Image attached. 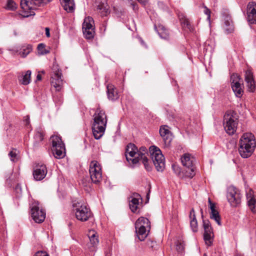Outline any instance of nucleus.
I'll list each match as a JSON object with an SVG mask.
<instances>
[{"mask_svg":"<svg viewBox=\"0 0 256 256\" xmlns=\"http://www.w3.org/2000/svg\"><path fill=\"white\" fill-rule=\"evenodd\" d=\"M138 150L136 146L132 144H129L126 148V160L130 164L133 165L136 164L140 161H141L144 166L146 170L148 171H151L152 166L148 162L147 157H146L143 153L141 154H137Z\"/></svg>","mask_w":256,"mask_h":256,"instance_id":"obj_1","label":"nucleus"},{"mask_svg":"<svg viewBox=\"0 0 256 256\" xmlns=\"http://www.w3.org/2000/svg\"><path fill=\"white\" fill-rule=\"evenodd\" d=\"M93 117L94 122L92 126V134L96 140H99L104 134L107 124L106 116L104 110L97 108Z\"/></svg>","mask_w":256,"mask_h":256,"instance_id":"obj_2","label":"nucleus"},{"mask_svg":"<svg viewBox=\"0 0 256 256\" xmlns=\"http://www.w3.org/2000/svg\"><path fill=\"white\" fill-rule=\"evenodd\" d=\"M256 147L254 135L252 133H245L242 136L239 142L238 152L243 158L250 157Z\"/></svg>","mask_w":256,"mask_h":256,"instance_id":"obj_3","label":"nucleus"},{"mask_svg":"<svg viewBox=\"0 0 256 256\" xmlns=\"http://www.w3.org/2000/svg\"><path fill=\"white\" fill-rule=\"evenodd\" d=\"M52 0H21L20 6L22 10V16L27 18L34 16V10L39 6H43Z\"/></svg>","mask_w":256,"mask_h":256,"instance_id":"obj_4","label":"nucleus"},{"mask_svg":"<svg viewBox=\"0 0 256 256\" xmlns=\"http://www.w3.org/2000/svg\"><path fill=\"white\" fill-rule=\"evenodd\" d=\"M238 123V116L232 110H228L224 117V127L229 135L234 134L236 130Z\"/></svg>","mask_w":256,"mask_h":256,"instance_id":"obj_5","label":"nucleus"},{"mask_svg":"<svg viewBox=\"0 0 256 256\" xmlns=\"http://www.w3.org/2000/svg\"><path fill=\"white\" fill-rule=\"evenodd\" d=\"M149 152L156 170L163 171L165 168V160L161 150L155 146H152L149 148Z\"/></svg>","mask_w":256,"mask_h":256,"instance_id":"obj_6","label":"nucleus"},{"mask_svg":"<svg viewBox=\"0 0 256 256\" xmlns=\"http://www.w3.org/2000/svg\"><path fill=\"white\" fill-rule=\"evenodd\" d=\"M74 212L76 218L80 222L88 220L92 216L90 208L82 202L73 204Z\"/></svg>","mask_w":256,"mask_h":256,"instance_id":"obj_7","label":"nucleus"},{"mask_svg":"<svg viewBox=\"0 0 256 256\" xmlns=\"http://www.w3.org/2000/svg\"><path fill=\"white\" fill-rule=\"evenodd\" d=\"M150 222L146 218H140L135 223L136 232L138 240L140 241L144 240L147 236V229L150 228Z\"/></svg>","mask_w":256,"mask_h":256,"instance_id":"obj_8","label":"nucleus"},{"mask_svg":"<svg viewBox=\"0 0 256 256\" xmlns=\"http://www.w3.org/2000/svg\"><path fill=\"white\" fill-rule=\"evenodd\" d=\"M52 144V150L54 156L56 158H64L66 154V150L64 143L61 138L56 136H52L50 137Z\"/></svg>","mask_w":256,"mask_h":256,"instance_id":"obj_9","label":"nucleus"},{"mask_svg":"<svg viewBox=\"0 0 256 256\" xmlns=\"http://www.w3.org/2000/svg\"><path fill=\"white\" fill-rule=\"evenodd\" d=\"M89 173L92 182L97 184L101 182L102 180L101 167L96 161L91 162L90 164Z\"/></svg>","mask_w":256,"mask_h":256,"instance_id":"obj_10","label":"nucleus"},{"mask_svg":"<svg viewBox=\"0 0 256 256\" xmlns=\"http://www.w3.org/2000/svg\"><path fill=\"white\" fill-rule=\"evenodd\" d=\"M52 70L53 74L51 76V84L56 91H60L64 84L63 80L62 78V73L58 68V66L56 64H54Z\"/></svg>","mask_w":256,"mask_h":256,"instance_id":"obj_11","label":"nucleus"},{"mask_svg":"<svg viewBox=\"0 0 256 256\" xmlns=\"http://www.w3.org/2000/svg\"><path fill=\"white\" fill-rule=\"evenodd\" d=\"M226 198L232 206L236 207L240 203V194L238 190L234 186H230L228 188Z\"/></svg>","mask_w":256,"mask_h":256,"instance_id":"obj_12","label":"nucleus"},{"mask_svg":"<svg viewBox=\"0 0 256 256\" xmlns=\"http://www.w3.org/2000/svg\"><path fill=\"white\" fill-rule=\"evenodd\" d=\"M39 203L34 202L30 205L31 216L34 220L37 223L43 222L46 218V212L42 209H40Z\"/></svg>","mask_w":256,"mask_h":256,"instance_id":"obj_13","label":"nucleus"},{"mask_svg":"<svg viewBox=\"0 0 256 256\" xmlns=\"http://www.w3.org/2000/svg\"><path fill=\"white\" fill-rule=\"evenodd\" d=\"M177 17L182 30L186 33L194 32V28L189 18L186 14L181 12H177Z\"/></svg>","mask_w":256,"mask_h":256,"instance_id":"obj_14","label":"nucleus"},{"mask_svg":"<svg viewBox=\"0 0 256 256\" xmlns=\"http://www.w3.org/2000/svg\"><path fill=\"white\" fill-rule=\"evenodd\" d=\"M203 228H204V240L208 246L212 245L214 234L213 229L208 220H202Z\"/></svg>","mask_w":256,"mask_h":256,"instance_id":"obj_15","label":"nucleus"},{"mask_svg":"<svg viewBox=\"0 0 256 256\" xmlns=\"http://www.w3.org/2000/svg\"><path fill=\"white\" fill-rule=\"evenodd\" d=\"M94 23L92 18L88 16L86 18L82 24V30L84 34L87 39L92 38L94 34L93 24Z\"/></svg>","mask_w":256,"mask_h":256,"instance_id":"obj_16","label":"nucleus"},{"mask_svg":"<svg viewBox=\"0 0 256 256\" xmlns=\"http://www.w3.org/2000/svg\"><path fill=\"white\" fill-rule=\"evenodd\" d=\"M170 129V128L168 126L163 125L160 126L159 130L160 134L166 146H170L174 138V136Z\"/></svg>","mask_w":256,"mask_h":256,"instance_id":"obj_17","label":"nucleus"},{"mask_svg":"<svg viewBox=\"0 0 256 256\" xmlns=\"http://www.w3.org/2000/svg\"><path fill=\"white\" fill-rule=\"evenodd\" d=\"M48 173V169L45 164H38L34 168L33 172L34 178L36 180H43Z\"/></svg>","mask_w":256,"mask_h":256,"instance_id":"obj_18","label":"nucleus"},{"mask_svg":"<svg viewBox=\"0 0 256 256\" xmlns=\"http://www.w3.org/2000/svg\"><path fill=\"white\" fill-rule=\"evenodd\" d=\"M142 201L141 196L136 192L133 193L129 198V206L132 212H136Z\"/></svg>","mask_w":256,"mask_h":256,"instance_id":"obj_19","label":"nucleus"},{"mask_svg":"<svg viewBox=\"0 0 256 256\" xmlns=\"http://www.w3.org/2000/svg\"><path fill=\"white\" fill-rule=\"evenodd\" d=\"M247 20L251 24H256V4L249 2L247 6Z\"/></svg>","mask_w":256,"mask_h":256,"instance_id":"obj_20","label":"nucleus"},{"mask_svg":"<svg viewBox=\"0 0 256 256\" xmlns=\"http://www.w3.org/2000/svg\"><path fill=\"white\" fill-rule=\"evenodd\" d=\"M236 78L239 79V77L236 75L233 74L231 76L230 81L232 88L236 96L238 98H241L243 94L244 91L242 88L240 84L234 80V78Z\"/></svg>","mask_w":256,"mask_h":256,"instance_id":"obj_21","label":"nucleus"},{"mask_svg":"<svg viewBox=\"0 0 256 256\" xmlns=\"http://www.w3.org/2000/svg\"><path fill=\"white\" fill-rule=\"evenodd\" d=\"M244 80L246 83L248 90L250 92H254L256 86L253 73L251 70H246L244 74Z\"/></svg>","mask_w":256,"mask_h":256,"instance_id":"obj_22","label":"nucleus"},{"mask_svg":"<svg viewBox=\"0 0 256 256\" xmlns=\"http://www.w3.org/2000/svg\"><path fill=\"white\" fill-rule=\"evenodd\" d=\"M248 205L253 212H256V198L254 195V190L250 188L246 193Z\"/></svg>","mask_w":256,"mask_h":256,"instance_id":"obj_23","label":"nucleus"},{"mask_svg":"<svg viewBox=\"0 0 256 256\" xmlns=\"http://www.w3.org/2000/svg\"><path fill=\"white\" fill-rule=\"evenodd\" d=\"M182 164L186 168L194 167L195 158L191 154L186 153L180 158Z\"/></svg>","mask_w":256,"mask_h":256,"instance_id":"obj_24","label":"nucleus"},{"mask_svg":"<svg viewBox=\"0 0 256 256\" xmlns=\"http://www.w3.org/2000/svg\"><path fill=\"white\" fill-rule=\"evenodd\" d=\"M108 98L111 100H115L119 98L118 93L116 90L114 85L112 84H108L107 86Z\"/></svg>","mask_w":256,"mask_h":256,"instance_id":"obj_25","label":"nucleus"},{"mask_svg":"<svg viewBox=\"0 0 256 256\" xmlns=\"http://www.w3.org/2000/svg\"><path fill=\"white\" fill-rule=\"evenodd\" d=\"M32 72L28 70L25 72H22V75L18 77L19 82L23 85H28L30 82V76Z\"/></svg>","mask_w":256,"mask_h":256,"instance_id":"obj_26","label":"nucleus"},{"mask_svg":"<svg viewBox=\"0 0 256 256\" xmlns=\"http://www.w3.org/2000/svg\"><path fill=\"white\" fill-rule=\"evenodd\" d=\"M189 218L190 219V226L193 232H198V222L196 219L195 212L192 208L190 212Z\"/></svg>","mask_w":256,"mask_h":256,"instance_id":"obj_27","label":"nucleus"},{"mask_svg":"<svg viewBox=\"0 0 256 256\" xmlns=\"http://www.w3.org/2000/svg\"><path fill=\"white\" fill-rule=\"evenodd\" d=\"M64 10L68 12H72L75 8L74 0H60Z\"/></svg>","mask_w":256,"mask_h":256,"instance_id":"obj_28","label":"nucleus"},{"mask_svg":"<svg viewBox=\"0 0 256 256\" xmlns=\"http://www.w3.org/2000/svg\"><path fill=\"white\" fill-rule=\"evenodd\" d=\"M186 168V170L180 172L178 176L181 178H192L196 174L194 168Z\"/></svg>","mask_w":256,"mask_h":256,"instance_id":"obj_29","label":"nucleus"},{"mask_svg":"<svg viewBox=\"0 0 256 256\" xmlns=\"http://www.w3.org/2000/svg\"><path fill=\"white\" fill-rule=\"evenodd\" d=\"M224 28L227 34L232 32L234 30V26L230 16L228 15L224 18Z\"/></svg>","mask_w":256,"mask_h":256,"instance_id":"obj_30","label":"nucleus"},{"mask_svg":"<svg viewBox=\"0 0 256 256\" xmlns=\"http://www.w3.org/2000/svg\"><path fill=\"white\" fill-rule=\"evenodd\" d=\"M97 10L102 16H106L110 14L108 6L106 3L100 2L97 6Z\"/></svg>","mask_w":256,"mask_h":256,"instance_id":"obj_31","label":"nucleus"},{"mask_svg":"<svg viewBox=\"0 0 256 256\" xmlns=\"http://www.w3.org/2000/svg\"><path fill=\"white\" fill-rule=\"evenodd\" d=\"M32 46L31 44H24L20 48L19 54L22 57L25 58L32 52Z\"/></svg>","mask_w":256,"mask_h":256,"instance_id":"obj_32","label":"nucleus"},{"mask_svg":"<svg viewBox=\"0 0 256 256\" xmlns=\"http://www.w3.org/2000/svg\"><path fill=\"white\" fill-rule=\"evenodd\" d=\"M189 121V119L188 118L186 121H184L183 122H181L180 124V128L184 129L185 131L188 134L194 132V130L192 128V126Z\"/></svg>","mask_w":256,"mask_h":256,"instance_id":"obj_33","label":"nucleus"},{"mask_svg":"<svg viewBox=\"0 0 256 256\" xmlns=\"http://www.w3.org/2000/svg\"><path fill=\"white\" fill-rule=\"evenodd\" d=\"M185 244L182 236L177 238V252L180 253L182 255L184 253Z\"/></svg>","mask_w":256,"mask_h":256,"instance_id":"obj_34","label":"nucleus"},{"mask_svg":"<svg viewBox=\"0 0 256 256\" xmlns=\"http://www.w3.org/2000/svg\"><path fill=\"white\" fill-rule=\"evenodd\" d=\"M5 8L10 10H15L17 6L16 4L12 0H7L6 4L4 6Z\"/></svg>","mask_w":256,"mask_h":256,"instance_id":"obj_35","label":"nucleus"},{"mask_svg":"<svg viewBox=\"0 0 256 256\" xmlns=\"http://www.w3.org/2000/svg\"><path fill=\"white\" fill-rule=\"evenodd\" d=\"M38 50L39 53L42 55L49 53V50L46 49V45L43 43H40L38 44Z\"/></svg>","mask_w":256,"mask_h":256,"instance_id":"obj_36","label":"nucleus"},{"mask_svg":"<svg viewBox=\"0 0 256 256\" xmlns=\"http://www.w3.org/2000/svg\"><path fill=\"white\" fill-rule=\"evenodd\" d=\"M34 139L35 140V144L42 142L44 139L43 132L39 131L36 132L34 134Z\"/></svg>","mask_w":256,"mask_h":256,"instance_id":"obj_37","label":"nucleus"},{"mask_svg":"<svg viewBox=\"0 0 256 256\" xmlns=\"http://www.w3.org/2000/svg\"><path fill=\"white\" fill-rule=\"evenodd\" d=\"M89 240L92 246H94L98 243V236L92 232V234L89 236Z\"/></svg>","mask_w":256,"mask_h":256,"instance_id":"obj_38","label":"nucleus"},{"mask_svg":"<svg viewBox=\"0 0 256 256\" xmlns=\"http://www.w3.org/2000/svg\"><path fill=\"white\" fill-rule=\"evenodd\" d=\"M208 204L210 205V214H219L217 210L216 209V206L214 203L212 202L210 199L208 198Z\"/></svg>","mask_w":256,"mask_h":256,"instance_id":"obj_39","label":"nucleus"},{"mask_svg":"<svg viewBox=\"0 0 256 256\" xmlns=\"http://www.w3.org/2000/svg\"><path fill=\"white\" fill-rule=\"evenodd\" d=\"M210 218L211 219L214 220L218 224V225H222V223L220 222L221 218L219 214H210Z\"/></svg>","mask_w":256,"mask_h":256,"instance_id":"obj_40","label":"nucleus"},{"mask_svg":"<svg viewBox=\"0 0 256 256\" xmlns=\"http://www.w3.org/2000/svg\"><path fill=\"white\" fill-rule=\"evenodd\" d=\"M10 158V160L12 162H16L18 160V156L16 151H10L8 154Z\"/></svg>","mask_w":256,"mask_h":256,"instance_id":"obj_41","label":"nucleus"},{"mask_svg":"<svg viewBox=\"0 0 256 256\" xmlns=\"http://www.w3.org/2000/svg\"><path fill=\"white\" fill-rule=\"evenodd\" d=\"M204 13L208 16L207 20H210V10L206 6H204Z\"/></svg>","mask_w":256,"mask_h":256,"instance_id":"obj_42","label":"nucleus"},{"mask_svg":"<svg viewBox=\"0 0 256 256\" xmlns=\"http://www.w3.org/2000/svg\"><path fill=\"white\" fill-rule=\"evenodd\" d=\"M146 152H147V150L146 148V147H144V146H142L140 148V150L138 151V152H137V154H141L142 153H143L144 156L146 157Z\"/></svg>","mask_w":256,"mask_h":256,"instance_id":"obj_43","label":"nucleus"},{"mask_svg":"<svg viewBox=\"0 0 256 256\" xmlns=\"http://www.w3.org/2000/svg\"><path fill=\"white\" fill-rule=\"evenodd\" d=\"M34 256H49V255L45 252H38Z\"/></svg>","mask_w":256,"mask_h":256,"instance_id":"obj_44","label":"nucleus"},{"mask_svg":"<svg viewBox=\"0 0 256 256\" xmlns=\"http://www.w3.org/2000/svg\"><path fill=\"white\" fill-rule=\"evenodd\" d=\"M159 35L162 38L166 39L168 38V35L166 33L163 34L162 32H160L159 33Z\"/></svg>","mask_w":256,"mask_h":256,"instance_id":"obj_45","label":"nucleus"},{"mask_svg":"<svg viewBox=\"0 0 256 256\" xmlns=\"http://www.w3.org/2000/svg\"><path fill=\"white\" fill-rule=\"evenodd\" d=\"M111 256V248H109L108 250L105 252V256Z\"/></svg>","mask_w":256,"mask_h":256,"instance_id":"obj_46","label":"nucleus"},{"mask_svg":"<svg viewBox=\"0 0 256 256\" xmlns=\"http://www.w3.org/2000/svg\"><path fill=\"white\" fill-rule=\"evenodd\" d=\"M46 34L47 37L50 36V29L48 28H46Z\"/></svg>","mask_w":256,"mask_h":256,"instance_id":"obj_47","label":"nucleus"},{"mask_svg":"<svg viewBox=\"0 0 256 256\" xmlns=\"http://www.w3.org/2000/svg\"><path fill=\"white\" fill-rule=\"evenodd\" d=\"M24 121L26 122V124H28L30 122V118L28 116L25 117Z\"/></svg>","mask_w":256,"mask_h":256,"instance_id":"obj_48","label":"nucleus"},{"mask_svg":"<svg viewBox=\"0 0 256 256\" xmlns=\"http://www.w3.org/2000/svg\"><path fill=\"white\" fill-rule=\"evenodd\" d=\"M42 80V76H41V75L40 74H38V75L36 76V81H37V80Z\"/></svg>","mask_w":256,"mask_h":256,"instance_id":"obj_49","label":"nucleus"},{"mask_svg":"<svg viewBox=\"0 0 256 256\" xmlns=\"http://www.w3.org/2000/svg\"><path fill=\"white\" fill-rule=\"evenodd\" d=\"M139 2L142 3V4H145L147 2L148 0H137Z\"/></svg>","mask_w":256,"mask_h":256,"instance_id":"obj_50","label":"nucleus"},{"mask_svg":"<svg viewBox=\"0 0 256 256\" xmlns=\"http://www.w3.org/2000/svg\"><path fill=\"white\" fill-rule=\"evenodd\" d=\"M131 6H132L133 10H136V4L134 3V2H132L131 4Z\"/></svg>","mask_w":256,"mask_h":256,"instance_id":"obj_51","label":"nucleus"},{"mask_svg":"<svg viewBox=\"0 0 256 256\" xmlns=\"http://www.w3.org/2000/svg\"><path fill=\"white\" fill-rule=\"evenodd\" d=\"M149 193H150V192L148 193L147 195H146V198H147L148 200H149Z\"/></svg>","mask_w":256,"mask_h":256,"instance_id":"obj_52","label":"nucleus"},{"mask_svg":"<svg viewBox=\"0 0 256 256\" xmlns=\"http://www.w3.org/2000/svg\"><path fill=\"white\" fill-rule=\"evenodd\" d=\"M201 214H202V216L203 217V215H202V210H201Z\"/></svg>","mask_w":256,"mask_h":256,"instance_id":"obj_53","label":"nucleus"},{"mask_svg":"<svg viewBox=\"0 0 256 256\" xmlns=\"http://www.w3.org/2000/svg\"><path fill=\"white\" fill-rule=\"evenodd\" d=\"M203 256H207V254H203Z\"/></svg>","mask_w":256,"mask_h":256,"instance_id":"obj_54","label":"nucleus"},{"mask_svg":"<svg viewBox=\"0 0 256 256\" xmlns=\"http://www.w3.org/2000/svg\"><path fill=\"white\" fill-rule=\"evenodd\" d=\"M174 164H172V168H173V169H174Z\"/></svg>","mask_w":256,"mask_h":256,"instance_id":"obj_55","label":"nucleus"},{"mask_svg":"<svg viewBox=\"0 0 256 256\" xmlns=\"http://www.w3.org/2000/svg\"><path fill=\"white\" fill-rule=\"evenodd\" d=\"M2 52V50L0 49V54Z\"/></svg>","mask_w":256,"mask_h":256,"instance_id":"obj_56","label":"nucleus"}]
</instances>
